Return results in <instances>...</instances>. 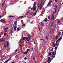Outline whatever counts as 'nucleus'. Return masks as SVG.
Here are the masks:
<instances>
[{"mask_svg":"<svg viewBox=\"0 0 63 63\" xmlns=\"http://www.w3.org/2000/svg\"><path fill=\"white\" fill-rule=\"evenodd\" d=\"M44 0H42L41 2V4L40 5V8H39V9L41 10L42 9V8L43 7V6L44 5L45 3H44Z\"/></svg>","mask_w":63,"mask_h":63,"instance_id":"1","label":"nucleus"},{"mask_svg":"<svg viewBox=\"0 0 63 63\" xmlns=\"http://www.w3.org/2000/svg\"><path fill=\"white\" fill-rule=\"evenodd\" d=\"M0 22H2V23H6V21H5V19H3L1 20H0Z\"/></svg>","mask_w":63,"mask_h":63,"instance_id":"2","label":"nucleus"},{"mask_svg":"<svg viewBox=\"0 0 63 63\" xmlns=\"http://www.w3.org/2000/svg\"><path fill=\"white\" fill-rule=\"evenodd\" d=\"M54 15L53 14H52V16H51V19L52 20H53L54 19Z\"/></svg>","mask_w":63,"mask_h":63,"instance_id":"3","label":"nucleus"},{"mask_svg":"<svg viewBox=\"0 0 63 63\" xmlns=\"http://www.w3.org/2000/svg\"><path fill=\"white\" fill-rule=\"evenodd\" d=\"M29 51V49H28L27 50V51L24 52V53L25 54H27L28 52Z\"/></svg>","mask_w":63,"mask_h":63,"instance_id":"4","label":"nucleus"},{"mask_svg":"<svg viewBox=\"0 0 63 63\" xmlns=\"http://www.w3.org/2000/svg\"><path fill=\"white\" fill-rule=\"evenodd\" d=\"M28 39V37H23V40H27Z\"/></svg>","mask_w":63,"mask_h":63,"instance_id":"5","label":"nucleus"},{"mask_svg":"<svg viewBox=\"0 0 63 63\" xmlns=\"http://www.w3.org/2000/svg\"><path fill=\"white\" fill-rule=\"evenodd\" d=\"M7 46L6 45H4V47H8V46H9V42H7Z\"/></svg>","mask_w":63,"mask_h":63,"instance_id":"6","label":"nucleus"},{"mask_svg":"<svg viewBox=\"0 0 63 63\" xmlns=\"http://www.w3.org/2000/svg\"><path fill=\"white\" fill-rule=\"evenodd\" d=\"M36 9H37V7H36V6H33V9L34 10V11L36 10Z\"/></svg>","mask_w":63,"mask_h":63,"instance_id":"7","label":"nucleus"},{"mask_svg":"<svg viewBox=\"0 0 63 63\" xmlns=\"http://www.w3.org/2000/svg\"><path fill=\"white\" fill-rule=\"evenodd\" d=\"M43 21H44L45 22H47V21H48V20L47 18H45Z\"/></svg>","mask_w":63,"mask_h":63,"instance_id":"8","label":"nucleus"},{"mask_svg":"<svg viewBox=\"0 0 63 63\" xmlns=\"http://www.w3.org/2000/svg\"><path fill=\"white\" fill-rule=\"evenodd\" d=\"M39 24H40L41 26H44V24L42 22H41L40 23H39Z\"/></svg>","mask_w":63,"mask_h":63,"instance_id":"9","label":"nucleus"},{"mask_svg":"<svg viewBox=\"0 0 63 63\" xmlns=\"http://www.w3.org/2000/svg\"><path fill=\"white\" fill-rule=\"evenodd\" d=\"M16 28H17V26L16 25L15 26H14V30L16 31Z\"/></svg>","mask_w":63,"mask_h":63,"instance_id":"10","label":"nucleus"},{"mask_svg":"<svg viewBox=\"0 0 63 63\" xmlns=\"http://www.w3.org/2000/svg\"><path fill=\"white\" fill-rule=\"evenodd\" d=\"M52 1H50L48 3V7H49V6L51 4V2Z\"/></svg>","mask_w":63,"mask_h":63,"instance_id":"11","label":"nucleus"},{"mask_svg":"<svg viewBox=\"0 0 63 63\" xmlns=\"http://www.w3.org/2000/svg\"><path fill=\"white\" fill-rule=\"evenodd\" d=\"M62 36H61V37H60L59 38V39H58V40H60V41L62 39Z\"/></svg>","mask_w":63,"mask_h":63,"instance_id":"12","label":"nucleus"},{"mask_svg":"<svg viewBox=\"0 0 63 63\" xmlns=\"http://www.w3.org/2000/svg\"><path fill=\"white\" fill-rule=\"evenodd\" d=\"M46 38L47 40V41H48V37H47V36H46Z\"/></svg>","mask_w":63,"mask_h":63,"instance_id":"13","label":"nucleus"},{"mask_svg":"<svg viewBox=\"0 0 63 63\" xmlns=\"http://www.w3.org/2000/svg\"><path fill=\"white\" fill-rule=\"evenodd\" d=\"M50 15L48 16V18L49 19V20H50Z\"/></svg>","mask_w":63,"mask_h":63,"instance_id":"14","label":"nucleus"},{"mask_svg":"<svg viewBox=\"0 0 63 63\" xmlns=\"http://www.w3.org/2000/svg\"><path fill=\"white\" fill-rule=\"evenodd\" d=\"M52 55H55V54H54V52H52Z\"/></svg>","mask_w":63,"mask_h":63,"instance_id":"15","label":"nucleus"},{"mask_svg":"<svg viewBox=\"0 0 63 63\" xmlns=\"http://www.w3.org/2000/svg\"><path fill=\"white\" fill-rule=\"evenodd\" d=\"M5 3V1H4V2L2 4V7H3V6H4V5Z\"/></svg>","mask_w":63,"mask_h":63,"instance_id":"16","label":"nucleus"},{"mask_svg":"<svg viewBox=\"0 0 63 63\" xmlns=\"http://www.w3.org/2000/svg\"><path fill=\"white\" fill-rule=\"evenodd\" d=\"M17 25V22H15L14 23V25Z\"/></svg>","mask_w":63,"mask_h":63,"instance_id":"17","label":"nucleus"},{"mask_svg":"<svg viewBox=\"0 0 63 63\" xmlns=\"http://www.w3.org/2000/svg\"><path fill=\"white\" fill-rule=\"evenodd\" d=\"M51 52H50L49 53V55L50 56H51Z\"/></svg>","mask_w":63,"mask_h":63,"instance_id":"18","label":"nucleus"},{"mask_svg":"<svg viewBox=\"0 0 63 63\" xmlns=\"http://www.w3.org/2000/svg\"><path fill=\"white\" fill-rule=\"evenodd\" d=\"M9 28L8 27H7L6 28H5V29L4 30H7L8 29H9Z\"/></svg>","mask_w":63,"mask_h":63,"instance_id":"19","label":"nucleus"},{"mask_svg":"<svg viewBox=\"0 0 63 63\" xmlns=\"http://www.w3.org/2000/svg\"><path fill=\"white\" fill-rule=\"evenodd\" d=\"M58 35H60V32H59L58 33Z\"/></svg>","mask_w":63,"mask_h":63,"instance_id":"20","label":"nucleus"},{"mask_svg":"<svg viewBox=\"0 0 63 63\" xmlns=\"http://www.w3.org/2000/svg\"><path fill=\"white\" fill-rule=\"evenodd\" d=\"M9 17H13L12 16H10Z\"/></svg>","mask_w":63,"mask_h":63,"instance_id":"21","label":"nucleus"},{"mask_svg":"<svg viewBox=\"0 0 63 63\" xmlns=\"http://www.w3.org/2000/svg\"><path fill=\"white\" fill-rule=\"evenodd\" d=\"M58 44V43H57V42H56L55 44V45L57 46Z\"/></svg>","mask_w":63,"mask_h":63,"instance_id":"22","label":"nucleus"},{"mask_svg":"<svg viewBox=\"0 0 63 63\" xmlns=\"http://www.w3.org/2000/svg\"><path fill=\"white\" fill-rule=\"evenodd\" d=\"M34 6H36V2H34V4H33Z\"/></svg>","mask_w":63,"mask_h":63,"instance_id":"23","label":"nucleus"},{"mask_svg":"<svg viewBox=\"0 0 63 63\" xmlns=\"http://www.w3.org/2000/svg\"><path fill=\"white\" fill-rule=\"evenodd\" d=\"M12 32H13V31H11L10 32V34H12Z\"/></svg>","mask_w":63,"mask_h":63,"instance_id":"24","label":"nucleus"},{"mask_svg":"<svg viewBox=\"0 0 63 63\" xmlns=\"http://www.w3.org/2000/svg\"><path fill=\"white\" fill-rule=\"evenodd\" d=\"M25 26V24H24L22 25V26L23 27V26Z\"/></svg>","mask_w":63,"mask_h":63,"instance_id":"25","label":"nucleus"},{"mask_svg":"<svg viewBox=\"0 0 63 63\" xmlns=\"http://www.w3.org/2000/svg\"><path fill=\"white\" fill-rule=\"evenodd\" d=\"M20 29L19 28H17V30L18 31H19V30H20Z\"/></svg>","mask_w":63,"mask_h":63,"instance_id":"26","label":"nucleus"},{"mask_svg":"<svg viewBox=\"0 0 63 63\" xmlns=\"http://www.w3.org/2000/svg\"><path fill=\"white\" fill-rule=\"evenodd\" d=\"M55 2L56 3H57V0H55Z\"/></svg>","mask_w":63,"mask_h":63,"instance_id":"27","label":"nucleus"},{"mask_svg":"<svg viewBox=\"0 0 63 63\" xmlns=\"http://www.w3.org/2000/svg\"><path fill=\"white\" fill-rule=\"evenodd\" d=\"M57 49V47H55V50H56V49Z\"/></svg>","mask_w":63,"mask_h":63,"instance_id":"28","label":"nucleus"},{"mask_svg":"<svg viewBox=\"0 0 63 63\" xmlns=\"http://www.w3.org/2000/svg\"><path fill=\"white\" fill-rule=\"evenodd\" d=\"M36 14H37V13H34V16H35V15H36Z\"/></svg>","mask_w":63,"mask_h":63,"instance_id":"29","label":"nucleus"},{"mask_svg":"<svg viewBox=\"0 0 63 63\" xmlns=\"http://www.w3.org/2000/svg\"><path fill=\"white\" fill-rule=\"evenodd\" d=\"M25 60H26L27 59V58L26 57H25L24 58Z\"/></svg>","mask_w":63,"mask_h":63,"instance_id":"30","label":"nucleus"},{"mask_svg":"<svg viewBox=\"0 0 63 63\" xmlns=\"http://www.w3.org/2000/svg\"><path fill=\"white\" fill-rule=\"evenodd\" d=\"M58 23H60V21H58Z\"/></svg>","mask_w":63,"mask_h":63,"instance_id":"31","label":"nucleus"},{"mask_svg":"<svg viewBox=\"0 0 63 63\" xmlns=\"http://www.w3.org/2000/svg\"><path fill=\"white\" fill-rule=\"evenodd\" d=\"M52 57H53V58H54V57H55V56H52Z\"/></svg>","mask_w":63,"mask_h":63,"instance_id":"32","label":"nucleus"},{"mask_svg":"<svg viewBox=\"0 0 63 63\" xmlns=\"http://www.w3.org/2000/svg\"><path fill=\"white\" fill-rule=\"evenodd\" d=\"M28 13H29V12H28L27 13V15H28Z\"/></svg>","mask_w":63,"mask_h":63,"instance_id":"33","label":"nucleus"},{"mask_svg":"<svg viewBox=\"0 0 63 63\" xmlns=\"http://www.w3.org/2000/svg\"><path fill=\"white\" fill-rule=\"evenodd\" d=\"M4 36H5L6 35V33H5L4 34Z\"/></svg>","mask_w":63,"mask_h":63,"instance_id":"34","label":"nucleus"},{"mask_svg":"<svg viewBox=\"0 0 63 63\" xmlns=\"http://www.w3.org/2000/svg\"><path fill=\"white\" fill-rule=\"evenodd\" d=\"M55 13H56V9H55Z\"/></svg>","mask_w":63,"mask_h":63,"instance_id":"35","label":"nucleus"},{"mask_svg":"<svg viewBox=\"0 0 63 63\" xmlns=\"http://www.w3.org/2000/svg\"><path fill=\"white\" fill-rule=\"evenodd\" d=\"M55 7H56V9H57V6L55 5Z\"/></svg>","mask_w":63,"mask_h":63,"instance_id":"36","label":"nucleus"},{"mask_svg":"<svg viewBox=\"0 0 63 63\" xmlns=\"http://www.w3.org/2000/svg\"><path fill=\"white\" fill-rule=\"evenodd\" d=\"M37 6H38V8H39V2L38 3Z\"/></svg>","mask_w":63,"mask_h":63,"instance_id":"37","label":"nucleus"},{"mask_svg":"<svg viewBox=\"0 0 63 63\" xmlns=\"http://www.w3.org/2000/svg\"><path fill=\"white\" fill-rule=\"evenodd\" d=\"M43 11H42V12H41V15H42V14H43Z\"/></svg>","mask_w":63,"mask_h":63,"instance_id":"38","label":"nucleus"},{"mask_svg":"<svg viewBox=\"0 0 63 63\" xmlns=\"http://www.w3.org/2000/svg\"><path fill=\"white\" fill-rule=\"evenodd\" d=\"M8 31L7 30H6H6H5L4 31H5V32H7V31Z\"/></svg>","mask_w":63,"mask_h":63,"instance_id":"39","label":"nucleus"},{"mask_svg":"<svg viewBox=\"0 0 63 63\" xmlns=\"http://www.w3.org/2000/svg\"><path fill=\"white\" fill-rule=\"evenodd\" d=\"M48 59L49 60H50V57H48Z\"/></svg>","mask_w":63,"mask_h":63,"instance_id":"40","label":"nucleus"},{"mask_svg":"<svg viewBox=\"0 0 63 63\" xmlns=\"http://www.w3.org/2000/svg\"><path fill=\"white\" fill-rule=\"evenodd\" d=\"M17 50H16L15 51V52H17Z\"/></svg>","mask_w":63,"mask_h":63,"instance_id":"41","label":"nucleus"},{"mask_svg":"<svg viewBox=\"0 0 63 63\" xmlns=\"http://www.w3.org/2000/svg\"><path fill=\"white\" fill-rule=\"evenodd\" d=\"M59 41V40H57V41H56V42H58Z\"/></svg>","mask_w":63,"mask_h":63,"instance_id":"42","label":"nucleus"},{"mask_svg":"<svg viewBox=\"0 0 63 63\" xmlns=\"http://www.w3.org/2000/svg\"><path fill=\"white\" fill-rule=\"evenodd\" d=\"M53 48H52V49H51V51H53Z\"/></svg>","mask_w":63,"mask_h":63,"instance_id":"43","label":"nucleus"},{"mask_svg":"<svg viewBox=\"0 0 63 63\" xmlns=\"http://www.w3.org/2000/svg\"><path fill=\"white\" fill-rule=\"evenodd\" d=\"M55 39H57V36L56 37Z\"/></svg>","mask_w":63,"mask_h":63,"instance_id":"44","label":"nucleus"},{"mask_svg":"<svg viewBox=\"0 0 63 63\" xmlns=\"http://www.w3.org/2000/svg\"><path fill=\"white\" fill-rule=\"evenodd\" d=\"M21 17H20H20H18V18H20Z\"/></svg>","mask_w":63,"mask_h":63,"instance_id":"45","label":"nucleus"},{"mask_svg":"<svg viewBox=\"0 0 63 63\" xmlns=\"http://www.w3.org/2000/svg\"><path fill=\"white\" fill-rule=\"evenodd\" d=\"M7 62H7V61H5L4 62V63H7Z\"/></svg>","mask_w":63,"mask_h":63,"instance_id":"46","label":"nucleus"},{"mask_svg":"<svg viewBox=\"0 0 63 63\" xmlns=\"http://www.w3.org/2000/svg\"><path fill=\"white\" fill-rule=\"evenodd\" d=\"M29 9H31V7H30L28 8V10H29Z\"/></svg>","mask_w":63,"mask_h":63,"instance_id":"47","label":"nucleus"},{"mask_svg":"<svg viewBox=\"0 0 63 63\" xmlns=\"http://www.w3.org/2000/svg\"><path fill=\"white\" fill-rule=\"evenodd\" d=\"M53 58H52V59H51V60H50V62H51V60H52Z\"/></svg>","mask_w":63,"mask_h":63,"instance_id":"48","label":"nucleus"},{"mask_svg":"<svg viewBox=\"0 0 63 63\" xmlns=\"http://www.w3.org/2000/svg\"><path fill=\"white\" fill-rule=\"evenodd\" d=\"M37 11H38V10H37L35 11V13H37Z\"/></svg>","mask_w":63,"mask_h":63,"instance_id":"49","label":"nucleus"},{"mask_svg":"<svg viewBox=\"0 0 63 63\" xmlns=\"http://www.w3.org/2000/svg\"><path fill=\"white\" fill-rule=\"evenodd\" d=\"M55 45L54 44V43H53V46H54V45Z\"/></svg>","mask_w":63,"mask_h":63,"instance_id":"50","label":"nucleus"},{"mask_svg":"<svg viewBox=\"0 0 63 63\" xmlns=\"http://www.w3.org/2000/svg\"><path fill=\"white\" fill-rule=\"evenodd\" d=\"M55 54H56V51H55Z\"/></svg>","mask_w":63,"mask_h":63,"instance_id":"51","label":"nucleus"},{"mask_svg":"<svg viewBox=\"0 0 63 63\" xmlns=\"http://www.w3.org/2000/svg\"><path fill=\"white\" fill-rule=\"evenodd\" d=\"M9 61V60H7L6 61L7 62H8V61Z\"/></svg>","mask_w":63,"mask_h":63,"instance_id":"52","label":"nucleus"},{"mask_svg":"<svg viewBox=\"0 0 63 63\" xmlns=\"http://www.w3.org/2000/svg\"><path fill=\"white\" fill-rule=\"evenodd\" d=\"M21 18H22L23 17H22V16H20Z\"/></svg>","mask_w":63,"mask_h":63,"instance_id":"53","label":"nucleus"},{"mask_svg":"<svg viewBox=\"0 0 63 63\" xmlns=\"http://www.w3.org/2000/svg\"><path fill=\"white\" fill-rule=\"evenodd\" d=\"M62 36H63V33H62Z\"/></svg>","mask_w":63,"mask_h":63,"instance_id":"54","label":"nucleus"},{"mask_svg":"<svg viewBox=\"0 0 63 63\" xmlns=\"http://www.w3.org/2000/svg\"><path fill=\"white\" fill-rule=\"evenodd\" d=\"M53 46H54L53 47H55V45H54Z\"/></svg>","mask_w":63,"mask_h":63,"instance_id":"55","label":"nucleus"},{"mask_svg":"<svg viewBox=\"0 0 63 63\" xmlns=\"http://www.w3.org/2000/svg\"><path fill=\"white\" fill-rule=\"evenodd\" d=\"M34 44H36V43H35V42H34Z\"/></svg>","mask_w":63,"mask_h":63,"instance_id":"56","label":"nucleus"},{"mask_svg":"<svg viewBox=\"0 0 63 63\" xmlns=\"http://www.w3.org/2000/svg\"><path fill=\"white\" fill-rule=\"evenodd\" d=\"M12 57H10V58H9V59H11Z\"/></svg>","mask_w":63,"mask_h":63,"instance_id":"57","label":"nucleus"},{"mask_svg":"<svg viewBox=\"0 0 63 63\" xmlns=\"http://www.w3.org/2000/svg\"><path fill=\"white\" fill-rule=\"evenodd\" d=\"M33 8H32L31 9V10H33Z\"/></svg>","mask_w":63,"mask_h":63,"instance_id":"58","label":"nucleus"},{"mask_svg":"<svg viewBox=\"0 0 63 63\" xmlns=\"http://www.w3.org/2000/svg\"><path fill=\"white\" fill-rule=\"evenodd\" d=\"M51 26H52H52H53V24H52Z\"/></svg>","mask_w":63,"mask_h":63,"instance_id":"59","label":"nucleus"},{"mask_svg":"<svg viewBox=\"0 0 63 63\" xmlns=\"http://www.w3.org/2000/svg\"><path fill=\"white\" fill-rule=\"evenodd\" d=\"M29 41V40H27V41Z\"/></svg>","mask_w":63,"mask_h":63,"instance_id":"60","label":"nucleus"},{"mask_svg":"<svg viewBox=\"0 0 63 63\" xmlns=\"http://www.w3.org/2000/svg\"><path fill=\"white\" fill-rule=\"evenodd\" d=\"M1 17H2L0 16V19L1 18Z\"/></svg>","mask_w":63,"mask_h":63,"instance_id":"61","label":"nucleus"},{"mask_svg":"<svg viewBox=\"0 0 63 63\" xmlns=\"http://www.w3.org/2000/svg\"><path fill=\"white\" fill-rule=\"evenodd\" d=\"M49 61V60H48L47 61V62H48Z\"/></svg>","mask_w":63,"mask_h":63,"instance_id":"62","label":"nucleus"},{"mask_svg":"<svg viewBox=\"0 0 63 63\" xmlns=\"http://www.w3.org/2000/svg\"><path fill=\"white\" fill-rule=\"evenodd\" d=\"M50 63V61L49 62V63Z\"/></svg>","mask_w":63,"mask_h":63,"instance_id":"63","label":"nucleus"},{"mask_svg":"<svg viewBox=\"0 0 63 63\" xmlns=\"http://www.w3.org/2000/svg\"><path fill=\"white\" fill-rule=\"evenodd\" d=\"M43 39H40V40H42Z\"/></svg>","mask_w":63,"mask_h":63,"instance_id":"64","label":"nucleus"}]
</instances>
